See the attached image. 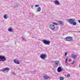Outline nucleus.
Segmentation results:
<instances>
[{
  "instance_id": "obj_5",
  "label": "nucleus",
  "mask_w": 80,
  "mask_h": 80,
  "mask_svg": "<svg viewBox=\"0 0 80 80\" xmlns=\"http://www.w3.org/2000/svg\"><path fill=\"white\" fill-rule=\"evenodd\" d=\"M65 40L66 41H68V42H71L72 40V38L71 37H67L65 39Z\"/></svg>"
},
{
  "instance_id": "obj_2",
  "label": "nucleus",
  "mask_w": 80,
  "mask_h": 80,
  "mask_svg": "<svg viewBox=\"0 0 80 80\" xmlns=\"http://www.w3.org/2000/svg\"><path fill=\"white\" fill-rule=\"evenodd\" d=\"M6 60H7V59L5 56H0V62H5Z\"/></svg>"
},
{
  "instance_id": "obj_8",
  "label": "nucleus",
  "mask_w": 80,
  "mask_h": 80,
  "mask_svg": "<svg viewBox=\"0 0 80 80\" xmlns=\"http://www.w3.org/2000/svg\"><path fill=\"white\" fill-rule=\"evenodd\" d=\"M57 71L58 72H62V67H59L57 69Z\"/></svg>"
},
{
  "instance_id": "obj_11",
  "label": "nucleus",
  "mask_w": 80,
  "mask_h": 80,
  "mask_svg": "<svg viewBox=\"0 0 80 80\" xmlns=\"http://www.w3.org/2000/svg\"><path fill=\"white\" fill-rule=\"evenodd\" d=\"M71 57H72V58H73L74 59H75L76 58H77V56L74 55V54H72L71 55Z\"/></svg>"
},
{
  "instance_id": "obj_3",
  "label": "nucleus",
  "mask_w": 80,
  "mask_h": 80,
  "mask_svg": "<svg viewBox=\"0 0 80 80\" xmlns=\"http://www.w3.org/2000/svg\"><path fill=\"white\" fill-rule=\"evenodd\" d=\"M9 70H10V68H3L1 70H0V72H4L5 71H7V72H9Z\"/></svg>"
},
{
  "instance_id": "obj_21",
  "label": "nucleus",
  "mask_w": 80,
  "mask_h": 80,
  "mask_svg": "<svg viewBox=\"0 0 80 80\" xmlns=\"http://www.w3.org/2000/svg\"><path fill=\"white\" fill-rule=\"evenodd\" d=\"M68 56L66 57V59L65 62L66 63H67V60H68Z\"/></svg>"
},
{
  "instance_id": "obj_1",
  "label": "nucleus",
  "mask_w": 80,
  "mask_h": 80,
  "mask_svg": "<svg viewBox=\"0 0 80 80\" xmlns=\"http://www.w3.org/2000/svg\"><path fill=\"white\" fill-rule=\"evenodd\" d=\"M68 21L70 24H73L74 26H75L77 25V22H75V19H74L72 18L68 19Z\"/></svg>"
},
{
  "instance_id": "obj_34",
  "label": "nucleus",
  "mask_w": 80,
  "mask_h": 80,
  "mask_svg": "<svg viewBox=\"0 0 80 80\" xmlns=\"http://www.w3.org/2000/svg\"><path fill=\"white\" fill-rule=\"evenodd\" d=\"M67 65V64H66V66Z\"/></svg>"
},
{
  "instance_id": "obj_22",
  "label": "nucleus",
  "mask_w": 80,
  "mask_h": 80,
  "mask_svg": "<svg viewBox=\"0 0 80 80\" xmlns=\"http://www.w3.org/2000/svg\"><path fill=\"white\" fill-rule=\"evenodd\" d=\"M60 80H63V77H61L60 78Z\"/></svg>"
},
{
  "instance_id": "obj_17",
  "label": "nucleus",
  "mask_w": 80,
  "mask_h": 80,
  "mask_svg": "<svg viewBox=\"0 0 80 80\" xmlns=\"http://www.w3.org/2000/svg\"><path fill=\"white\" fill-rule=\"evenodd\" d=\"M58 61H56L55 62V63L56 64V65H57H57L58 64Z\"/></svg>"
},
{
  "instance_id": "obj_28",
  "label": "nucleus",
  "mask_w": 80,
  "mask_h": 80,
  "mask_svg": "<svg viewBox=\"0 0 80 80\" xmlns=\"http://www.w3.org/2000/svg\"><path fill=\"white\" fill-rule=\"evenodd\" d=\"M22 40L23 41H25V39L24 38H22Z\"/></svg>"
},
{
  "instance_id": "obj_14",
  "label": "nucleus",
  "mask_w": 80,
  "mask_h": 80,
  "mask_svg": "<svg viewBox=\"0 0 80 80\" xmlns=\"http://www.w3.org/2000/svg\"><path fill=\"white\" fill-rule=\"evenodd\" d=\"M38 12H40L41 11V8L40 7H39L37 9Z\"/></svg>"
},
{
  "instance_id": "obj_29",
  "label": "nucleus",
  "mask_w": 80,
  "mask_h": 80,
  "mask_svg": "<svg viewBox=\"0 0 80 80\" xmlns=\"http://www.w3.org/2000/svg\"><path fill=\"white\" fill-rule=\"evenodd\" d=\"M78 22L79 23H80V20H78Z\"/></svg>"
},
{
  "instance_id": "obj_4",
  "label": "nucleus",
  "mask_w": 80,
  "mask_h": 80,
  "mask_svg": "<svg viewBox=\"0 0 80 80\" xmlns=\"http://www.w3.org/2000/svg\"><path fill=\"white\" fill-rule=\"evenodd\" d=\"M42 42L45 45H50V41H47L46 40L44 39L42 41Z\"/></svg>"
},
{
  "instance_id": "obj_23",
  "label": "nucleus",
  "mask_w": 80,
  "mask_h": 80,
  "mask_svg": "<svg viewBox=\"0 0 80 80\" xmlns=\"http://www.w3.org/2000/svg\"><path fill=\"white\" fill-rule=\"evenodd\" d=\"M32 73H35V72H36V71H32Z\"/></svg>"
},
{
  "instance_id": "obj_9",
  "label": "nucleus",
  "mask_w": 80,
  "mask_h": 80,
  "mask_svg": "<svg viewBox=\"0 0 80 80\" xmlns=\"http://www.w3.org/2000/svg\"><path fill=\"white\" fill-rule=\"evenodd\" d=\"M54 3L55 5H60V3L58 0H56L55 1Z\"/></svg>"
},
{
  "instance_id": "obj_12",
  "label": "nucleus",
  "mask_w": 80,
  "mask_h": 80,
  "mask_svg": "<svg viewBox=\"0 0 80 80\" xmlns=\"http://www.w3.org/2000/svg\"><path fill=\"white\" fill-rule=\"evenodd\" d=\"M14 62L15 63H16V64H19V62L17 60H14Z\"/></svg>"
},
{
  "instance_id": "obj_30",
  "label": "nucleus",
  "mask_w": 80,
  "mask_h": 80,
  "mask_svg": "<svg viewBox=\"0 0 80 80\" xmlns=\"http://www.w3.org/2000/svg\"><path fill=\"white\" fill-rule=\"evenodd\" d=\"M78 32V33H80V31H78V32Z\"/></svg>"
},
{
  "instance_id": "obj_6",
  "label": "nucleus",
  "mask_w": 80,
  "mask_h": 80,
  "mask_svg": "<svg viewBox=\"0 0 80 80\" xmlns=\"http://www.w3.org/2000/svg\"><path fill=\"white\" fill-rule=\"evenodd\" d=\"M50 28L52 30H54L55 29V27L54 25L51 24L50 25Z\"/></svg>"
},
{
  "instance_id": "obj_13",
  "label": "nucleus",
  "mask_w": 80,
  "mask_h": 80,
  "mask_svg": "<svg viewBox=\"0 0 80 80\" xmlns=\"http://www.w3.org/2000/svg\"><path fill=\"white\" fill-rule=\"evenodd\" d=\"M43 77H44V79L45 80H46L47 79H48L49 78L48 77H47L46 76H44Z\"/></svg>"
},
{
  "instance_id": "obj_18",
  "label": "nucleus",
  "mask_w": 80,
  "mask_h": 80,
  "mask_svg": "<svg viewBox=\"0 0 80 80\" xmlns=\"http://www.w3.org/2000/svg\"><path fill=\"white\" fill-rule=\"evenodd\" d=\"M52 24H53V25H58V23H57L55 22H52Z\"/></svg>"
},
{
  "instance_id": "obj_31",
  "label": "nucleus",
  "mask_w": 80,
  "mask_h": 80,
  "mask_svg": "<svg viewBox=\"0 0 80 80\" xmlns=\"http://www.w3.org/2000/svg\"><path fill=\"white\" fill-rule=\"evenodd\" d=\"M18 70H20V68H18Z\"/></svg>"
},
{
  "instance_id": "obj_16",
  "label": "nucleus",
  "mask_w": 80,
  "mask_h": 80,
  "mask_svg": "<svg viewBox=\"0 0 80 80\" xmlns=\"http://www.w3.org/2000/svg\"><path fill=\"white\" fill-rule=\"evenodd\" d=\"M8 30L9 32H12V28H9Z\"/></svg>"
},
{
  "instance_id": "obj_24",
  "label": "nucleus",
  "mask_w": 80,
  "mask_h": 80,
  "mask_svg": "<svg viewBox=\"0 0 80 80\" xmlns=\"http://www.w3.org/2000/svg\"><path fill=\"white\" fill-rule=\"evenodd\" d=\"M67 77H70V74H68L67 75Z\"/></svg>"
},
{
  "instance_id": "obj_32",
  "label": "nucleus",
  "mask_w": 80,
  "mask_h": 80,
  "mask_svg": "<svg viewBox=\"0 0 80 80\" xmlns=\"http://www.w3.org/2000/svg\"><path fill=\"white\" fill-rule=\"evenodd\" d=\"M79 68H80V65L79 66Z\"/></svg>"
},
{
  "instance_id": "obj_7",
  "label": "nucleus",
  "mask_w": 80,
  "mask_h": 80,
  "mask_svg": "<svg viewBox=\"0 0 80 80\" xmlns=\"http://www.w3.org/2000/svg\"><path fill=\"white\" fill-rule=\"evenodd\" d=\"M40 57L41 58V59H45L46 58V54H42L41 55Z\"/></svg>"
},
{
  "instance_id": "obj_19",
  "label": "nucleus",
  "mask_w": 80,
  "mask_h": 80,
  "mask_svg": "<svg viewBox=\"0 0 80 80\" xmlns=\"http://www.w3.org/2000/svg\"><path fill=\"white\" fill-rule=\"evenodd\" d=\"M4 18L5 19H7V15H4Z\"/></svg>"
},
{
  "instance_id": "obj_33",
  "label": "nucleus",
  "mask_w": 80,
  "mask_h": 80,
  "mask_svg": "<svg viewBox=\"0 0 80 80\" xmlns=\"http://www.w3.org/2000/svg\"><path fill=\"white\" fill-rule=\"evenodd\" d=\"M67 65V64H66V66Z\"/></svg>"
},
{
  "instance_id": "obj_10",
  "label": "nucleus",
  "mask_w": 80,
  "mask_h": 80,
  "mask_svg": "<svg viewBox=\"0 0 80 80\" xmlns=\"http://www.w3.org/2000/svg\"><path fill=\"white\" fill-rule=\"evenodd\" d=\"M18 6H20V4H19L15 3V4H14V7H15V8H17V7H18Z\"/></svg>"
},
{
  "instance_id": "obj_20",
  "label": "nucleus",
  "mask_w": 80,
  "mask_h": 80,
  "mask_svg": "<svg viewBox=\"0 0 80 80\" xmlns=\"http://www.w3.org/2000/svg\"><path fill=\"white\" fill-rule=\"evenodd\" d=\"M74 63H75V61H73L72 62H71V64H73Z\"/></svg>"
},
{
  "instance_id": "obj_25",
  "label": "nucleus",
  "mask_w": 80,
  "mask_h": 80,
  "mask_svg": "<svg viewBox=\"0 0 80 80\" xmlns=\"http://www.w3.org/2000/svg\"><path fill=\"white\" fill-rule=\"evenodd\" d=\"M67 55V52H65L64 57H66V55Z\"/></svg>"
},
{
  "instance_id": "obj_15",
  "label": "nucleus",
  "mask_w": 80,
  "mask_h": 80,
  "mask_svg": "<svg viewBox=\"0 0 80 80\" xmlns=\"http://www.w3.org/2000/svg\"><path fill=\"white\" fill-rule=\"evenodd\" d=\"M58 23H60V24H61L62 25H63V22L62 21H58Z\"/></svg>"
},
{
  "instance_id": "obj_26",
  "label": "nucleus",
  "mask_w": 80,
  "mask_h": 80,
  "mask_svg": "<svg viewBox=\"0 0 80 80\" xmlns=\"http://www.w3.org/2000/svg\"><path fill=\"white\" fill-rule=\"evenodd\" d=\"M39 6V5H36L35 6V7H38Z\"/></svg>"
},
{
  "instance_id": "obj_27",
  "label": "nucleus",
  "mask_w": 80,
  "mask_h": 80,
  "mask_svg": "<svg viewBox=\"0 0 80 80\" xmlns=\"http://www.w3.org/2000/svg\"><path fill=\"white\" fill-rule=\"evenodd\" d=\"M12 75H14L15 72H12Z\"/></svg>"
}]
</instances>
